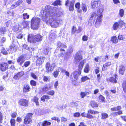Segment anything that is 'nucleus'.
I'll return each mask as SVG.
<instances>
[{
	"label": "nucleus",
	"instance_id": "obj_9",
	"mask_svg": "<svg viewBox=\"0 0 126 126\" xmlns=\"http://www.w3.org/2000/svg\"><path fill=\"white\" fill-rule=\"evenodd\" d=\"M82 57L80 52H77L75 55L74 59L75 63H78L80 62L82 60Z\"/></svg>",
	"mask_w": 126,
	"mask_h": 126
},
{
	"label": "nucleus",
	"instance_id": "obj_64",
	"mask_svg": "<svg viewBox=\"0 0 126 126\" xmlns=\"http://www.w3.org/2000/svg\"><path fill=\"white\" fill-rule=\"evenodd\" d=\"M80 116V114L79 112H76L74 114V116L76 117H79Z\"/></svg>",
	"mask_w": 126,
	"mask_h": 126
},
{
	"label": "nucleus",
	"instance_id": "obj_4",
	"mask_svg": "<svg viewBox=\"0 0 126 126\" xmlns=\"http://www.w3.org/2000/svg\"><path fill=\"white\" fill-rule=\"evenodd\" d=\"M42 36L39 34L34 35L33 34H29L28 36V41L30 43H35L36 42L41 41Z\"/></svg>",
	"mask_w": 126,
	"mask_h": 126
},
{
	"label": "nucleus",
	"instance_id": "obj_5",
	"mask_svg": "<svg viewBox=\"0 0 126 126\" xmlns=\"http://www.w3.org/2000/svg\"><path fill=\"white\" fill-rule=\"evenodd\" d=\"M40 21V19L38 17H33L31 20V28L33 30L38 28Z\"/></svg>",
	"mask_w": 126,
	"mask_h": 126
},
{
	"label": "nucleus",
	"instance_id": "obj_23",
	"mask_svg": "<svg viewBox=\"0 0 126 126\" xmlns=\"http://www.w3.org/2000/svg\"><path fill=\"white\" fill-rule=\"evenodd\" d=\"M119 73L122 75L124 74L125 70L124 66L122 65H121L119 66Z\"/></svg>",
	"mask_w": 126,
	"mask_h": 126
},
{
	"label": "nucleus",
	"instance_id": "obj_27",
	"mask_svg": "<svg viewBox=\"0 0 126 126\" xmlns=\"http://www.w3.org/2000/svg\"><path fill=\"white\" fill-rule=\"evenodd\" d=\"M91 106L93 108L97 107H98V105L97 103L94 101H92L90 102Z\"/></svg>",
	"mask_w": 126,
	"mask_h": 126
},
{
	"label": "nucleus",
	"instance_id": "obj_32",
	"mask_svg": "<svg viewBox=\"0 0 126 126\" xmlns=\"http://www.w3.org/2000/svg\"><path fill=\"white\" fill-rule=\"evenodd\" d=\"M51 123L48 121H45L43 122L42 123V126H48L50 125Z\"/></svg>",
	"mask_w": 126,
	"mask_h": 126
},
{
	"label": "nucleus",
	"instance_id": "obj_44",
	"mask_svg": "<svg viewBox=\"0 0 126 126\" xmlns=\"http://www.w3.org/2000/svg\"><path fill=\"white\" fill-rule=\"evenodd\" d=\"M61 2V1L60 0H57L53 3V5L54 6H56L58 5H60Z\"/></svg>",
	"mask_w": 126,
	"mask_h": 126
},
{
	"label": "nucleus",
	"instance_id": "obj_58",
	"mask_svg": "<svg viewBox=\"0 0 126 126\" xmlns=\"http://www.w3.org/2000/svg\"><path fill=\"white\" fill-rule=\"evenodd\" d=\"M73 51V49L72 48V47H70L68 50V52L69 53H71Z\"/></svg>",
	"mask_w": 126,
	"mask_h": 126
},
{
	"label": "nucleus",
	"instance_id": "obj_24",
	"mask_svg": "<svg viewBox=\"0 0 126 126\" xmlns=\"http://www.w3.org/2000/svg\"><path fill=\"white\" fill-rule=\"evenodd\" d=\"M7 31V29L4 27H1L0 29V32L1 34H5Z\"/></svg>",
	"mask_w": 126,
	"mask_h": 126
},
{
	"label": "nucleus",
	"instance_id": "obj_29",
	"mask_svg": "<svg viewBox=\"0 0 126 126\" xmlns=\"http://www.w3.org/2000/svg\"><path fill=\"white\" fill-rule=\"evenodd\" d=\"M57 48L58 47L59 48L62 47L64 48H66L67 47L66 46L61 43L60 41H58L57 42Z\"/></svg>",
	"mask_w": 126,
	"mask_h": 126
},
{
	"label": "nucleus",
	"instance_id": "obj_51",
	"mask_svg": "<svg viewBox=\"0 0 126 126\" xmlns=\"http://www.w3.org/2000/svg\"><path fill=\"white\" fill-rule=\"evenodd\" d=\"M30 83L31 84L32 86H35L36 85V82L32 80L30 81Z\"/></svg>",
	"mask_w": 126,
	"mask_h": 126
},
{
	"label": "nucleus",
	"instance_id": "obj_56",
	"mask_svg": "<svg viewBox=\"0 0 126 126\" xmlns=\"http://www.w3.org/2000/svg\"><path fill=\"white\" fill-rule=\"evenodd\" d=\"M59 74V72L58 71H56L54 72L53 75L55 78H56L58 76Z\"/></svg>",
	"mask_w": 126,
	"mask_h": 126
},
{
	"label": "nucleus",
	"instance_id": "obj_57",
	"mask_svg": "<svg viewBox=\"0 0 126 126\" xmlns=\"http://www.w3.org/2000/svg\"><path fill=\"white\" fill-rule=\"evenodd\" d=\"M7 13H10V15L11 16H13L14 14V12L12 10L11 11H8Z\"/></svg>",
	"mask_w": 126,
	"mask_h": 126
},
{
	"label": "nucleus",
	"instance_id": "obj_49",
	"mask_svg": "<svg viewBox=\"0 0 126 126\" xmlns=\"http://www.w3.org/2000/svg\"><path fill=\"white\" fill-rule=\"evenodd\" d=\"M57 35L53 33H51L50 36V38H51L53 39H55Z\"/></svg>",
	"mask_w": 126,
	"mask_h": 126
},
{
	"label": "nucleus",
	"instance_id": "obj_38",
	"mask_svg": "<svg viewBox=\"0 0 126 126\" xmlns=\"http://www.w3.org/2000/svg\"><path fill=\"white\" fill-rule=\"evenodd\" d=\"M105 98L102 95H100L98 97V101L99 102H103L104 101Z\"/></svg>",
	"mask_w": 126,
	"mask_h": 126
},
{
	"label": "nucleus",
	"instance_id": "obj_26",
	"mask_svg": "<svg viewBox=\"0 0 126 126\" xmlns=\"http://www.w3.org/2000/svg\"><path fill=\"white\" fill-rule=\"evenodd\" d=\"M120 28H121L125 24V22L121 19H120L117 22Z\"/></svg>",
	"mask_w": 126,
	"mask_h": 126
},
{
	"label": "nucleus",
	"instance_id": "obj_13",
	"mask_svg": "<svg viewBox=\"0 0 126 126\" xmlns=\"http://www.w3.org/2000/svg\"><path fill=\"white\" fill-rule=\"evenodd\" d=\"M25 61V58L24 56L21 55L17 59L18 63L21 65Z\"/></svg>",
	"mask_w": 126,
	"mask_h": 126
},
{
	"label": "nucleus",
	"instance_id": "obj_17",
	"mask_svg": "<svg viewBox=\"0 0 126 126\" xmlns=\"http://www.w3.org/2000/svg\"><path fill=\"white\" fill-rule=\"evenodd\" d=\"M8 67L7 63H5L0 64V70L2 71H5Z\"/></svg>",
	"mask_w": 126,
	"mask_h": 126
},
{
	"label": "nucleus",
	"instance_id": "obj_62",
	"mask_svg": "<svg viewBox=\"0 0 126 126\" xmlns=\"http://www.w3.org/2000/svg\"><path fill=\"white\" fill-rule=\"evenodd\" d=\"M48 79V77L47 76H44L43 78V80L44 81H47Z\"/></svg>",
	"mask_w": 126,
	"mask_h": 126
},
{
	"label": "nucleus",
	"instance_id": "obj_54",
	"mask_svg": "<svg viewBox=\"0 0 126 126\" xmlns=\"http://www.w3.org/2000/svg\"><path fill=\"white\" fill-rule=\"evenodd\" d=\"M30 61H27L25 62L24 64V66L26 67L28 66L30 64Z\"/></svg>",
	"mask_w": 126,
	"mask_h": 126
},
{
	"label": "nucleus",
	"instance_id": "obj_55",
	"mask_svg": "<svg viewBox=\"0 0 126 126\" xmlns=\"http://www.w3.org/2000/svg\"><path fill=\"white\" fill-rule=\"evenodd\" d=\"M3 118V116L2 113L0 112V123H2Z\"/></svg>",
	"mask_w": 126,
	"mask_h": 126
},
{
	"label": "nucleus",
	"instance_id": "obj_45",
	"mask_svg": "<svg viewBox=\"0 0 126 126\" xmlns=\"http://www.w3.org/2000/svg\"><path fill=\"white\" fill-rule=\"evenodd\" d=\"M10 123L11 126H15V119H12L10 121Z\"/></svg>",
	"mask_w": 126,
	"mask_h": 126
},
{
	"label": "nucleus",
	"instance_id": "obj_31",
	"mask_svg": "<svg viewBox=\"0 0 126 126\" xmlns=\"http://www.w3.org/2000/svg\"><path fill=\"white\" fill-rule=\"evenodd\" d=\"M50 98V96L47 95H44L41 97V100L43 101H44L45 99H49Z\"/></svg>",
	"mask_w": 126,
	"mask_h": 126
},
{
	"label": "nucleus",
	"instance_id": "obj_59",
	"mask_svg": "<svg viewBox=\"0 0 126 126\" xmlns=\"http://www.w3.org/2000/svg\"><path fill=\"white\" fill-rule=\"evenodd\" d=\"M31 76L32 77L35 79H36L37 78L36 75L33 73H31Z\"/></svg>",
	"mask_w": 126,
	"mask_h": 126
},
{
	"label": "nucleus",
	"instance_id": "obj_37",
	"mask_svg": "<svg viewBox=\"0 0 126 126\" xmlns=\"http://www.w3.org/2000/svg\"><path fill=\"white\" fill-rule=\"evenodd\" d=\"M82 9L84 12H86L87 10L86 6L85 4L83 3L82 4Z\"/></svg>",
	"mask_w": 126,
	"mask_h": 126
},
{
	"label": "nucleus",
	"instance_id": "obj_19",
	"mask_svg": "<svg viewBox=\"0 0 126 126\" xmlns=\"http://www.w3.org/2000/svg\"><path fill=\"white\" fill-rule=\"evenodd\" d=\"M100 3V1H94L92 3V8H94L97 7L98 5Z\"/></svg>",
	"mask_w": 126,
	"mask_h": 126
},
{
	"label": "nucleus",
	"instance_id": "obj_22",
	"mask_svg": "<svg viewBox=\"0 0 126 126\" xmlns=\"http://www.w3.org/2000/svg\"><path fill=\"white\" fill-rule=\"evenodd\" d=\"M30 88L29 85L27 84L24 85L23 87V91L24 93H26L30 91Z\"/></svg>",
	"mask_w": 126,
	"mask_h": 126
},
{
	"label": "nucleus",
	"instance_id": "obj_42",
	"mask_svg": "<svg viewBox=\"0 0 126 126\" xmlns=\"http://www.w3.org/2000/svg\"><path fill=\"white\" fill-rule=\"evenodd\" d=\"M38 99L39 98L36 96H35L33 99L34 101L36 103V105H39V103L38 102Z\"/></svg>",
	"mask_w": 126,
	"mask_h": 126
},
{
	"label": "nucleus",
	"instance_id": "obj_20",
	"mask_svg": "<svg viewBox=\"0 0 126 126\" xmlns=\"http://www.w3.org/2000/svg\"><path fill=\"white\" fill-rule=\"evenodd\" d=\"M85 60H83L80 63L79 66V72L78 73V74H80L81 73V71L82 69L84 64V61Z\"/></svg>",
	"mask_w": 126,
	"mask_h": 126
},
{
	"label": "nucleus",
	"instance_id": "obj_8",
	"mask_svg": "<svg viewBox=\"0 0 126 126\" xmlns=\"http://www.w3.org/2000/svg\"><path fill=\"white\" fill-rule=\"evenodd\" d=\"M32 114L31 113H28L26 115L24 119V123L26 124H31L32 122L31 118Z\"/></svg>",
	"mask_w": 126,
	"mask_h": 126
},
{
	"label": "nucleus",
	"instance_id": "obj_6",
	"mask_svg": "<svg viewBox=\"0 0 126 126\" xmlns=\"http://www.w3.org/2000/svg\"><path fill=\"white\" fill-rule=\"evenodd\" d=\"M55 66V64L54 63L50 64L49 63L47 62L46 65V72H48L52 71L53 70Z\"/></svg>",
	"mask_w": 126,
	"mask_h": 126
},
{
	"label": "nucleus",
	"instance_id": "obj_2",
	"mask_svg": "<svg viewBox=\"0 0 126 126\" xmlns=\"http://www.w3.org/2000/svg\"><path fill=\"white\" fill-rule=\"evenodd\" d=\"M23 0H18L16 2L15 1L10 0H4V2L8 8L14 9L19 6L21 4Z\"/></svg>",
	"mask_w": 126,
	"mask_h": 126
},
{
	"label": "nucleus",
	"instance_id": "obj_28",
	"mask_svg": "<svg viewBox=\"0 0 126 126\" xmlns=\"http://www.w3.org/2000/svg\"><path fill=\"white\" fill-rule=\"evenodd\" d=\"M111 41L113 43L116 44L118 42V39L116 36H113L111 37Z\"/></svg>",
	"mask_w": 126,
	"mask_h": 126
},
{
	"label": "nucleus",
	"instance_id": "obj_21",
	"mask_svg": "<svg viewBox=\"0 0 126 126\" xmlns=\"http://www.w3.org/2000/svg\"><path fill=\"white\" fill-rule=\"evenodd\" d=\"M111 63L110 62H108L103 65V67L102 69V70L104 71L106 70L111 65Z\"/></svg>",
	"mask_w": 126,
	"mask_h": 126
},
{
	"label": "nucleus",
	"instance_id": "obj_50",
	"mask_svg": "<svg viewBox=\"0 0 126 126\" xmlns=\"http://www.w3.org/2000/svg\"><path fill=\"white\" fill-rule=\"evenodd\" d=\"M17 48V46L15 45H13L12 46H11L10 47L11 49H13L14 51H16Z\"/></svg>",
	"mask_w": 126,
	"mask_h": 126
},
{
	"label": "nucleus",
	"instance_id": "obj_7",
	"mask_svg": "<svg viewBox=\"0 0 126 126\" xmlns=\"http://www.w3.org/2000/svg\"><path fill=\"white\" fill-rule=\"evenodd\" d=\"M96 13L93 12L91 13V16L89 20L88 24L90 26H91L94 24V22L96 18Z\"/></svg>",
	"mask_w": 126,
	"mask_h": 126
},
{
	"label": "nucleus",
	"instance_id": "obj_40",
	"mask_svg": "<svg viewBox=\"0 0 126 126\" xmlns=\"http://www.w3.org/2000/svg\"><path fill=\"white\" fill-rule=\"evenodd\" d=\"M88 79H90V78L87 76L83 77L81 78V81L82 82H84Z\"/></svg>",
	"mask_w": 126,
	"mask_h": 126
},
{
	"label": "nucleus",
	"instance_id": "obj_60",
	"mask_svg": "<svg viewBox=\"0 0 126 126\" xmlns=\"http://www.w3.org/2000/svg\"><path fill=\"white\" fill-rule=\"evenodd\" d=\"M86 117L89 119H92L93 118V116L88 113L86 116Z\"/></svg>",
	"mask_w": 126,
	"mask_h": 126
},
{
	"label": "nucleus",
	"instance_id": "obj_48",
	"mask_svg": "<svg viewBox=\"0 0 126 126\" xmlns=\"http://www.w3.org/2000/svg\"><path fill=\"white\" fill-rule=\"evenodd\" d=\"M51 119L52 120H54L55 121H57L58 123H59L60 122V120L59 118L56 117H52Z\"/></svg>",
	"mask_w": 126,
	"mask_h": 126
},
{
	"label": "nucleus",
	"instance_id": "obj_63",
	"mask_svg": "<svg viewBox=\"0 0 126 126\" xmlns=\"http://www.w3.org/2000/svg\"><path fill=\"white\" fill-rule=\"evenodd\" d=\"M75 7L77 9H79L80 7V5L79 3L78 2L75 5Z\"/></svg>",
	"mask_w": 126,
	"mask_h": 126
},
{
	"label": "nucleus",
	"instance_id": "obj_47",
	"mask_svg": "<svg viewBox=\"0 0 126 126\" xmlns=\"http://www.w3.org/2000/svg\"><path fill=\"white\" fill-rule=\"evenodd\" d=\"M1 53L2 54L4 55H7L8 54V52L6 50L3 48L2 49Z\"/></svg>",
	"mask_w": 126,
	"mask_h": 126
},
{
	"label": "nucleus",
	"instance_id": "obj_39",
	"mask_svg": "<svg viewBox=\"0 0 126 126\" xmlns=\"http://www.w3.org/2000/svg\"><path fill=\"white\" fill-rule=\"evenodd\" d=\"M119 16L121 17H123L124 15V10L121 9L119 10Z\"/></svg>",
	"mask_w": 126,
	"mask_h": 126
},
{
	"label": "nucleus",
	"instance_id": "obj_1",
	"mask_svg": "<svg viewBox=\"0 0 126 126\" xmlns=\"http://www.w3.org/2000/svg\"><path fill=\"white\" fill-rule=\"evenodd\" d=\"M50 6H46L45 9L44 11L42 14V19L43 21L47 24L50 25L53 28L58 27L60 23V19L58 17L62 15V11L60 9H54L53 12L49 11Z\"/></svg>",
	"mask_w": 126,
	"mask_h": 126
},
{
	"label": "nucleus",
	"instance_id": "obj_25",
	"mask_svg": "<svg viewBox=\"0 0 126 126\" xmlns=\"http://www.w3.org/2000/svg\"><path fill=\"white\" fill-rule=\"evenodd\" d=\"M51 49L50 48L47 47L45 48L42 51V53L45 55H47L48 52Z\"/></svg>",
	"mask_w": 126,
	"mask_h": 126
},
{
	"label": "nucleus",
	"instance_id": "obj_41",
	"mask_svg": "<svg viewBox=\"0 0 126 126\" xmlns=\"http://www.w3.org/2000/svg\"><path fill=\"white\" fill-rule=\"evenodd\" d=\"M90 70L89 65L87 64L85 66L84 70V72L85 73H88Z\"/></svg>",
	"mask_w": 126,
	"mask_h": 126
},
{
	"label": "nucleus",
	"instance_id": "obj_53",
	"mask_svg": "<svg viewBox=\"0 0 126 126\" xmlns=\"http://www.w3.org/2000/svg\"><path fill=\"white\" fill-rule=\"evenodd\" d=\"M55 93V92L53 90H51L49 91L47 93V94L49 95L52 96L54 95Z\"/></svg>",
	"mask_w": 126,
	"mask_h": 126
},
{
	"label": "nucleus",
	"instance_id": "obj_16",
	"mask_svg": "<svg viewBox=\"0 0 126 126\" xmlns=\"http://www.w3.org/2000/svg\"><path fill=\"white\" fill-rule=\"evenodd\" d=\"M13 29L15 32L18 33L20 31L21 28L20 27L19 24H17L13 27Z\"/></svg>",
	"mask_w": 126,
	"mask_h": 126
},
{
	"label": "nucleus",
	"instance_id": "obj_18",
	"mask_svg": "<svg viewBox=\"0 0 126 126\" xmlns=\"http://www.w3.org/2000/svg\"><path fill=\"white\" fill-rule=\"evenodd\" d=\"M70 4V5L69 7V10L70 11H73L74 8V3L73 2L69 1L68 0H67L66 1V5H67V3Z\"/></svg>",
	"mask_w": 126,
	"mask_h": 126
},
{
	"label": "nucleus",
	"instance_id": "obj_34",
	"mask_svg": "<svg viewBox=\"0 0 126 126\" xmlns=\"http://www.w3.org/2000/svg\"><path fill=\"white\" fill-rule=\"evenodd\" d=\"M29 24V22L27 21H24L23 22L22 25L23 26L24 28L26 27Z\"/></svg>",
	"mask_w": 126,
	"mask_h": 126
},
{
	"label": "nucleus",
	"instance_id": "obj_36",
	"mask_svg": "<svg viewBox=\"0 0 126 126\" xmlns=\"http://www.w3.org/2000/svg\"><path fill=\"white\" fill-rule=\"evenodd\" d=\"M88 113L89 114H95L99 113V112L97 111H95L94 110L90 109L88 111Z\"/></svg>",
	"mask_w": 126,
	"mask_h": 126
},
{
	"label": "nucleus",
	"instance_id": "obj_10",
	"mask_svg": "<svg viewBox=\"0 0 126 126\" xmlns=\"http://www.w3.org/2000/svg\"><path fill=\"white\" fill-rule=\"evenodd\" d=\"M78 73L77 71H74L71 74L70 76V78L72 81H76L78 77Z\"/></svg>",
	"mask_w": 126,
	"mask_h": 126
},
{
	"label": "nucleus",
	"instance_id": "obj_46",
	"mask_svg": "<svg viewBox=\"0 0 126 126\" xmlns=\"http://www.w3.org/2000/svg\"><path fill=\"white\" fill-rule=\"evenodd\" d=\"M23 18L24 19H28L29 16V15H27L26 13H24L23 14Z\"/></svg>",
	"mask_w": 126,
	"mask_h": 126
},
{
	"label": "nucleus",
	"instance_id": "obj_61",
	"mask_svg": "<svg viewBox=\"0 0 126 126\" xmlns=\"http://www.w3.org/2000/svg\"><path fill=\"white\" fill-rule=\"evenodd\" d=\"M88 37L85 35H84L82 38V39L83 41H87L88 40Z\"/></svg>",
	"mask_w": 126,
	"mask_h": 126
},
{
	"label": "nucleus",
	"instance_id": "obj_35",
	"mask_svg": "<svg viewBox=\"0 0 126 126\" xmlns=\"http://www.w3.org/2000/svg\"><path fill=\"white\" fill-rule=\"evenodd\" d=\"M101 119H104L108 117V115L107 114L103 113L101 114Z\"/></svg>",
	"mask_w": 126,
	"mask_h": 126
},
{
	"label": "nucleus",
	"instance_id": "obj_33",
	"mask_svg": "<svg viewBox=\"0 0 126 126\" xmlns=\"http://www.w3.org/2000/svg\"><path fill=\"white\" fill-rule=\"evenodd\" d=\"M89 94V93L87 92H81L80 94V95L81 98H84L86 95L88 94Z\"/></svg>",
	"mask_w": 126,
	"mask_h": 126
},
{
	"label": "nucleus",
	"instance_id": "obj_15",
	"mask_svg": "<svg viewBox=\"0 0 126 126\" xmlns=\"http://www.w3.org/2000/svg\"><path fill=\"white\" fill-rule=\"evenodd\" d=\"M116 76L117 75H114V77L108 78V81H110L112 83H116L117 80Z\"/></svg>",
	"mask_w": 126,
	"mask_h": 126
},
{
	"label": "nucleus",
	"instance_id": "obj_52",
	"mask_svg": "<svg viewBox=\"0 0 126 126\" xmlns=\"http://www.w3.org/2000/svg\"><path fill=\"white\" fill-rule=\"evenodd\" d=\"M118 38L119 40H123L125 38L123 35H119L118 36Z\"/></svg>",
	"mask_w": 126,
	"mask_h": 126
},
{
	"label": "nucleus",
	"instance_id": "obj_14",
	"mask_svg": "<svg viewBox=\"0 0 126 126\" xmlns=\"http://www.w3.org/2000/svg\"><path fill=\"white\" fill-rule=\"evenodd\" d=\"M23 71H21L17 73L15 75L14 77V79L16 80H18L21 77L24 75Z\"/></svg>",
	"mask_w": 126,
	"mask_h": 126
},
{
	"label": "nucleus",
	"instance_id": "obj_30",
	"mask_svg": "<svg viewBox=\"0 0 126 126\" xmlns=\"http://www.w3.org/2000/svg\"><path fill=\"white\" fill-rule=\"evenodd\" d=\"M113 28L114 30H117L118 28L120 29L118 23L117 22L114 23L113 25Z\"/></svg>",
	"mask_w": 126,
	"mask_h": 126
},
{
	"label": "nucleus",
	"instance_id": "obj_43",
	"mask_svg": "<svg viewBox=\"0 0 126 126\" xmlns=\"http://www.w3.org/2000/svg\"><path fill=\"white\" fill-rule=\"evenodd\" d=\"M123 87L124 91L126 93V81L123 82Z\"/></svg>",
	"mask_w": 126,
	"mask_h": 126
},
{
	"label": "nucleus",
	"instance_id": "obj_3",
	"mask_svg": "<svg viewBox=\"0 0 126 126\" xmlns=\"http://www.w3.org/2000/svg\"><path fill=\"white\" fill-rule=\"evenodd\" d=\"M104 10V8L102 7H100L99 9L97 10V14H96V16H97L96 20L95 26L96 28L99 27L100 25L102 20V18L103 16L102 13Z\"/></svg>",
	"mask_w": 126,
	"mask_h": 126
},
{
	"label": "nucleus",
	"instance_id": "obj_12",
	"mask_svg": "<svg viewBox=\"0 0 126 126\" xmlns=\"http://www.w3.org/2000/svg\"><path fill=\"white\" fill-rule=\"evenodd\" d=\"M19 103L20 105L26 107L28 105V101L26 99H21L19 100Z\"/></svg>",
	"mask_w": 126,
	"mask_h": 126
},
{
	"label": "nucleus",
	"instance_id": "obj_11",
	"mask_svg": "<svg viewBox=\"0 0 126 126\" xmlns=\"http://www.w3.org/2000/svg\"><path fill=\"white\" fill-rule=\"evenodd\" d=\"M45 58L43 57H38L36 61V65L38 66L41 65L44 63Z\"/></svg>",
	"mask_w": 126,
	"mask_h": 126
}]
</instances>
